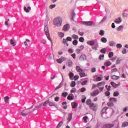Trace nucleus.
I'll return each mask as SVG.
<instances>
[{
	"label": "nucleus",
	"instance_id": "ea45409f",
	"mask_svg": "<svg viewBox=\"0 0 128 128\" xmlns=\"http://www.w3.org/2000/svg\"><path fill=\"white\" fill-rule=\"evenodd\" d=\"M88 116H85L83 117V120H84V122L86 123L88 122Z\"/></svg>",
	"mask_w": 128,
	"mask_h": 128
},
{
	"label": "nucleus",
	"instance_id": "f704fd0d",
	"mask_svg": "<svg viewBox=\"0 0 128 128\" xmlns=\"http://www.w3.org/2000/svg\"><path fill=\"white\" fill-rule=\"evenodd\" d=\"M68 42V40H66V39H63L62 40V44H66L67 46H68V44L67 43Z\"/></svg>",
	"mask_w": 128,
	"mask_h": 128
},
{
	"label": "nucleus",
	"instance_id": "473e14b6",
	"mask_svg": "<svg viewBox=\"0 0 128 128\" xmlns=\"http://www.w3.org/2000/svg\"><path fill=\"white\" fill-rule=\"evenodd\" d=\"M101 42H102L106 43L108 42V40H106V38L103 37L101 38Z\"/></svg>",
	"mask_w": 128,
	"mask_h": 128
},
{
	"label": "nucleus",
	"instance_id": "e433bc0d",
	"mask_svg": "<svg viewBox=\"0 0 128 128\" xmlns=\"http://www.w3.org/2000/svg\"><path fill=\"white\" fill-rule=\"evenodd\" d=\"M111 78L112 80H118L120 77H118V76H116L113 75V76H112Z\"/></svg>",
	"mask_w": 128,
	"mask_h": 128
},
{
	"label": "nucleus",
	"instance_id": "0eeeda50",
	"mask_svg": "<svg viewBox=\"0 0 128 128\" xmlns=\"http://www.w3.org/2000/svg\"><path fill=\"white\" fill-rule=\"evenodd\" d=\"M105 85L106 82L104 81H102L97 84V86H98V88L102 87L104 86Z\"/></svg>",
	"mask_w": 128,
	"mask_h": 128
},
{
	"label": "nucleus",
	"instance_id": "a878e982",
	"mask_svg": "<svg viewBox=\"0 0 128 128\" xmlns=\"http://www.w3.org/2000/svg\"><path fill=\"white\" fill-rule=\"evenodd\" d=\"M50 102V100H47L44 102L43 104V106H48V104Z\"/></svg>",
	"mask_w": 128,
	"mask_h": 128
},
{
	"label": "nucleus",
	"instance_id": "774afa93",
	"mask_svg": "<svg viewBox=\"0 0 128 128\" xmlns=\"http://www.w3.org/2000/svg\"><path fill=\"white\" fill-rule=\"evenodd\" d=\"M128 110V106L125 107L124 108L123 110V112H127Z\"/></svg>",
	"mask_w": 128,
	"mask_h": 128
},
{
	"label": "nucleus",
	"instance_id": "f8f14e48",
	"mask_svg": "<svg viewBox=\"0 0 128 128\" xmlns=\"http://www.w3.org/2000/svg\"><path fill=\"white\" fill-rule=\"evenodd\" d=\"M24 12H30V10H32V8H30V6H28V8H26V7L24 6Z\"/></svg>",
	"mask_w": 128,
	"mask_h": 128
},
{
	"label": "nucleus",
	"instance_id": "4be33fe9",
	"mask_svg": "<svg viewBox=\"0 0 128 128\" xmlns=\"http://www.w3.org/2000/svg\"><path fill=\"white\" fill-rule=\"evenodd\" d=\"M26 40L24 42V46H28V42H30V40L26 38Z\"/></svg>",
	"mask_w": 128,
	"mask_h": 128
},
{
	"label": "nucleus",
	"instance_id": "3c124183",
	"mask_svg": "<svg viewBox=\"0 0 128 128\" xmlns=\"http://www.w3.org/2000/svg\"><path fill=\"white\" fill-rule=\"evenodd\" d=\"M58 36L60 38H64V34L62 32H59L58 33Z\"/></svg>",
	"mask_w": 128,
	"mask_h": 128
},
{
	"label": "nucleus",
	"instance_id": "5fc2aeb1",
	"mask_svg": "<svg viewBox=\"0 0 128 128\" xmlns=\"http://www.w3.org/2000/svg\"><path fill=\"white\" fill-rule=\"evenodd\" d=\"M86 88H82L80 89V92H86Z\"/></svg>",
	"mask_w": 128,
	"mask_h": 128
},
{
	"label": "nucleus",
	"instance_id": "680f3d73",
	"mask_svg": "<svg viewBox=\"0 0 128 128\" xmlns=\"http://www.w3.org/2000/svg\"><path fill=\"white\" fill-rule=\"evenodd\" d=\"M106 88L107 90H110V88H112V87L110 86H108V85H106Z\"/></svg>",
	"mask_w": 128,
	"mask_h": 128
},
{
	"label": "nucleus",
	"instance_id": "de8ad7c7",
	"mask_svg": "<svg viewBox=\"0 0 128 128\" xmlns=\"http://www.w3.org/2000/svg\"><path fill=\"white\" fill-rule=\"evenodd\" d=\"M114 56V52H110L108 54V57L109 58H112Z\"/></svg>",
	"mask_w": 128,
	"mask_h": 128
},
{
	"label": "nucleus",
	"instance_id": "b1692460",
	"mask_svg": "<svg viewBox=\"0 0 128 128\" xmlns=\"http://www.w3.org/2000/svg\"><path fill=\"white\" fill-rule=\"evenodd\" d=\"M114 22H116V24H120V22H122V18H119L116 19L114 21Z\"/></svg>",
	"mask_w": 128,
	"mask_h": 128
},
{
	"label": "nucleus",
	"instance_id": "1a4fd4ad",
	"mask_svg": "<svg viewBox=\"0 0 128 128\" xmlns=\"http://www.w3.org/2000/svg\"><path fill=\"white\" fill-rule=\"evenodd\" d=\"M96 42V40H90V41H88L87 42V44H88L89 46H94V42Z\"/></svg>",
	"mask_w": 128,
	"mask_h": 128
},
{
	"label": "nucleus",
	"instance_id": "9d476101",
	"mask_svg": "<svg viewBox=\"0 0 128 128\" xmlns=\"http://www.w3.org/2000/svg\"><path fill=\"white\" fill-rule=\"evenodd\" d=\"M86 60V56L84 54L82 55L80 57V60H81V62H82L84 60Z\"/></svg>",
	"mask_w": 128,
	"mask_h": 128
},
{
	"label": "nucleus",
	"instance_id": "20e7f679",
	"mask_svg": "<svg viewBox=\"0 0 128 128\" xmlns=\"http://www.w3.org/2000/svg\"><path fill=\"white\" fill-rule=\"evenodd\" d=\"M100 94V90H95L92 92L90 94L92 96H96Z\"/></svg>",
	"mask_w": 128,
	"mask_h": 128
},
{
	"label": "nucleus",
	"instance_id": "6e6552de",
	"mask_svg": "<svg viewBox=\"0 0 128 128\" xmlns=\"http://www.w3.org/2000/svg\"><path fill=\"white\" fill-rule=\"evenodd\" d=\"M114 124H106L103 126V128H114Z\"/></svg>",
	"mask_w": 128,
	"mask_h": 128
},
{
	"label": "nucleus",
	"instance_id": "e2e57ef3",
	"mask_svg": "<svg viewBox=\"0 0 128 128\" xmlns=\"http://www.w3.org/2000/svg\"><path fill=\"white\" fill-rule=\"evenodd\" d=\"M79 78H80V76H74V80H78Z\"/></svg>",
	"mask_w": 128,
	"mask_h": 128
},
{
	"label": "nucleus",
	"instance_id": "c9c22d12",
	"mask_svg": "<svg viewBox=\"0 0 128 128\" xmlns=\"http://www.w3.org/2000/svg\"><path fill=\"white\" fill-rule=\"evenodd\" d=\"M128 122H124L122 124V128H126V126H128Z\"/></svg>",
	"mask_w": 128,
	"mask_h": 128
},
{
	"label": "nucleus",
	"instance_id": "09e8293b",
	"mask_svg": "<svg viewBox=\"0 0 128 128\" xmlns=\"http://www.w3.org/2000/svg\"><path fill=\"white\" fill-rule=\"evenodd\" d=\"M102 79V77H97L96 79V82H100Z\"/></svg>",
	"mask_w": 128,
	"mask_h": 128
},
{
	"label": "nucleus",
	"instance_id": "ddd939ff",
	"mask_svg": "<svg viewBox=\"0 0 128 128\" xmlns=\"http://www.w3.org/2000/svg\"><path fill=\"white\" fill-rule=\"evenodd\" d=\"M89 107L92 108V110H96V104L94 103H91Z\"/></svg>",
	"mask_w": 128,
	"mask_h": 128
},
{
	"label": "nucleus",
	"instance_id": "052dcab7",
	"mask_svg": "<svg viewBox=\"0 0 128 128\" xmlns=\"http://www.w3.org/2000/svg\"><path fill=\"white\" fill-rule=\"evenodd\" d=\"M105 94L106 96H108L110 94V92L106 91V92H105Z\"/></svg>",
	"mask_w": 128,
	"mask_h": 128
},
{
	"label": "nucleus",
	"instance_id": "2f4dec72",
	"mask_svg": "<svg viewBox=\"0 0 128 128\" xmlns=\"http://www.w3.org/2000/svg\"><path fill=\"white\" fill-rule=\"evenodd\" d=\"M70 16H72L71 20H74V12L72 10L70 13Z\"/></svg>",
	"mask_w": 128,
	"mask_h": 128
},
{
	"label": "nucleus",
	"instance_id": "dca6fc26",
	"mask_svg": "<svg viewBox=\"0 0 128 128\" xmlns=\"http://www.w3.org/2000/svg\"><path fill=\"white\" fill-rule=\"evenodd\" d=\"M76 70L78 72H83L82 69L79 66H76Z\"/></svg>",
	"mask_w": 128,
	"mask_h": 128
},
{
	"label": "nucleus",
	"instance_id": "4d7b16f0",
	"mask_svg": "<svg viewBox=\"0 0 128 128\" xmlns=\"http://www.w3.org/2000/svg\"><path fill=\"white\" fill-rule=\"evenodd\" d=\"M72 44H74V46H76V44H78V40H74L73 42H72Z\"/></svg>",
	"mask_w": 128,
	"mask_h": 128
},
{
	"label": "nucleus",
	"instance_id": "39448f33",
	"mask_svg": "<svg viewBox=\"0 0 128 128\" xmlns=\"http://www.w3.org/2000/svg\"><path fill=\"white\" fill-rule=\"evenodd\" d=\"M64 60H66V58L64 56H62L59 59L56 60V62L58 64H62V62H64Z\"/></svg>",
	"mask_w": 128,
	"mask_h": 128
},
{
	"label": "nucleus",
	"instance_id": "c03bdc74",
	"mask_svg": "<svg viewBox=\"0 0 128 128\" xmlns=\"http://www.w3.org/2000/svg\"><path fill=\"white\" fill-rule=\"evenodd\" d=\"M122 28H124V26L122 25H121L118 26V28L117 29V30H118V32H120V30H122Z\"/></svg>",
	"mask_w": 128,
	"mask_h": 128
},
{
	"label": "nucleus",
	"instance_id": "72a5a7b5",
	"mask_svg": "<svg viewBox=\"0 0 128 128\" xmlns=\"http://www.w3.org/2000/svg\"><path fill=\"white\" fill-rule=\"evenodd\" d=\"M50 106H56V104L52 102H50L49 100V104H48Z\"/></svg>",
	"mask_w": 128,
	"mask_h": 128
},
{
	"label": "nucleus",
	"instance_id": "f03ea898",
	"mask_svg": "<svg viewBox=\"0 0 128 128\" xmlns=\"http://www.w3.org/2000/svg\"><path fill=\"white\" fill-rule=\"evenodd\" d=\"M32 112V111H30L28 109L24 110L21 112L20 115L22 116H26L28 114H30Z\"/></svg>",
	"mask_w": 128,
	"mask_h": 128
},
{
	"label": "nucleus",
	"instance_id": "49530a36",
	"mask_svg": "<svg viewBox=\"0 0 128 128\" xmlns=\"http://www.w3.org/2000/svg\"><path fill=\"white\" fill-rule=\"evenodd\" d=\"M108 108L105 107L104 108H102V114H104V112H106V110H108Z\"/></svg>",
	"mask_w": 128,
	"mask_h": 128
},
{
	"label": "nucleus",
	"instance_id": "bf43d9fd",
	"mask_svg": "<svg viewBox=\"0 0 128 128\" xmlns=\"http://www.w3.org/2000/svg\"><path fill=\"white\" fill-rule=\"evenodd\" d=\"M91 72H96V68H92L91 69Z\"/></svg>",
	"mask_w": 128,
	"mask_h": 128
},
{
	"label": "nucleus",
	"instance_id": "7ed1b4c3",
	"mask_svg": "<svg viewBox=\"0 0 128 128\" xmlns=\"http://www.w3.org/2000/svg\"><path fill=\"white\" fill-rule=\"evenodd\" d=\"M44 30L45 32V34L49 40L50 42H52V39L50 38V32H48V26H45Z\"/></svg>",
	"mask_w": 128,
	"mask_h": 128
},
{
	"label": "nucleus",
	"instance_id": "412c9836",
	"mask_svg": "<svg viewBox=\"0 0 128 128\" xmlns=\"http://www.w3.org/2000/svg\"><path fill=\"white\" fill-rule=\"evenodd\" d=\"M42 106V103L41 104H40L39 105H37L35 106V108H34V110H36L37 108H40Z\"/></svg>",
	"mask_w": 128,
	"mask_h": 128
},
{
	"label": "nucleus",
	"instance_id": "a19ab883",
	"mask_svg": "<svg viewBox=\"0 0 128 128\" xmlns=\"http://www.w3.org/2000/svg\"><path fill=\"white\" fill-rule=\"evenodd\" d=\"M67 100H74V96H68Z\"/></svg>",
	"mask_w": 128,
	"mask_h": 128
},
{
	"label": "nucleus",
	"instance_id": "c85d7f7f",
	"mask_svg": "<svg viewBox=\"0 0 128 128\" xmlns=\"http://www.w3.org/2000/svg\"><path fill=\"white\" fill-rule=\"evenodd\" d=\"M92 104V100L90 99H88L86 101V104L90 106Z\"/></svg>",
	"mask_w": 128,
	"mask_h": 128
},
{
	"label": "nucleus",
	"instance_id": "58836bf2",
	"mask_svg": "<svg viewBox=\"0 0 128 128\" xmlns=\"http://www.w3.org/2000/svg\"><path fill=\"white\" fill-rule=\"evenodd\" d=\"M70 92L71 94L76 92V88H72V90H70Z\"/></svg>",
	"mask_w": 128,
	"mask_h": 128
},
{
	"label": "nucleus",
	"instance_id": "2eb2a0df",
	"mask_svg": "<svg viewBox=\"0 0 128 128\" xmlns=\"http://www.w3.org/2000/svg\"><path fill=\"white\" fill-rule=\"evenodd\" d=\"M72 114H68V117L67 118L68 120V122H70L72 120Z\"/></svg>",
	"mask_w": 128,
	"mask_h": 128
},
{
	"label": "nucleus",
	"instance_id": "4468645a",
	"mask_svg": "<svg viewBox=\"0 0 128 128\" xmlns=\"http://www.w3.org/2000/svg\"><path fill=\"white\" fill-rule=\"evenodd\" d=\"M110 100L111 102L114 104V102H116L118 99H116V98H110Z\"/></svg>",
	"mask_w": 128,
	"mask_h": 128
},
{
	"label": "nucleus",
	"instance_id": "338daca9",
	"mask_svg": "<svg viewBox=\"0 0 128 128\" xmlns=\"http://www.w3.org/2000/svg\"><path fill=\"white\" fill-rule=\"evenodd\" d=\"M72 38H71V37H67L66 38L67 42H72Z\"/></svg>",
	"mask_w": 128,
	"mask_h": 128
},
{
	"label": "nucleus",
	"instance_id": "6ab92c4d",
	"mask_svg": "<svg viewBox=\"0 0 128 128\" xmlns=\"http://www.w3.org/2000/svg\"><path fill=\"white\" fill-rule=\"evenodd\" d=\"M74 73L72 72H70L69 73V76H70V78L71 80H74Z\"/></svg>",
	"mask_w": 128,
	"mask_h": 128
},
{
	"label": "nucleus",
	"instance_id": "7c9ffc66",
	"mask_svg": "<svg viewBox=\"0 0 128 128\" xmlns=\"http://www.w3.org/2000/svg\"><path fill=\"white\" fill-rule=\"evenodd\" d=\"M62 104L63 106V108L66 110V108H68V106L66 105V102H62Z\"/></svg>",
	"mask_w": 128,
	"mask_h": 128
},
{
	"label": "nucleus",
	"instance_id": "c756f323",
	"mask_svg": "<svg viewBox=\"0 0 128 128\" xmlns=\"http://www.w3.org/2000/svg\"><path fill=\"white\" fill-rule=\"evenodd\" d=\"M70 86L71 88H74V86H76V82H75V81H72V82H71Z\"/></svg>",
	"mask_w": 128,
	"mask_h": 128
},
{
	"label": "nucleus",
	"instance_id": "13d9d810",
	"mask_svg": "<svg viewBox=\"0 0 128 128\" xmlns=\"http://www.w3.org/2000/svg\"><path fill=\"white\" fill-rule=\"evenodd\" d=\"M56 8V4H51L50 6V8L51 10H52V8Z\"/></svg>",
	"mask_w": 128,
	"mask_h": 128
},
{
	"label": "nucleus",
	"instance_id": "0e129e2a",
	"mask_svg": "<svg viewBox=\"0 0 128 128\" xmlns=\"http://www.w3.org/2000/svg\"><path fill=\"white\" fill-rule=\"evenodd\" d=\"M122 46L121 44H116L117 48H121Z\"/></svg>",
	"mask_w": 128,
	"mask_h": 128
},
{
	"label": "nucleus",
	"instance_id": "bb28decb",
	"mask_svg": "<svg viewBox=\"0 0 128 128\" xmlns=\"http://www.w3.org/2000/svg\"><path fill=\"white\" fill-rule=\"evenodd\" d=\"M68 66H70V68H72V60H68Z\"/></svg>",
	"mask_w": 128,
	"mask_h": 128
},
{
	"label": "nucleus",
	"instance_id": "864d4df0",
	"mask_svg": "<svg viewBox=\"0 0 128 128\" xmlns=\"http://www.w3.org/2000/svg\"><path fill=\"white\" fill-rule=\"evenodd\" d=\"M62 126V122H59V124H58V125L56 126V128H60V127Z\"/></svg>",
	"mask_w": 128,
	"mask_h": 128
},
{
	"label": "nucleus",
	"instance_id": "79ce46f5",
	"mask_svg": "<svg viewBox=\"0 0 128 128\" xmlns=\"http://www.w3.org/2000/svg\"><path fill=\"white\" fill-rule=\"evenodd\" d=\"M72 38H74V40H78V35H76V34H73L72 36Z\"/></svg>",
	"mask_w": 128,
	"mask_h": 128
},
{
	"label": "nucleus",
	"instance_id": "a211bd4d",
	"mask_svg": "<svg viewBox=\"0 0 128 128\" xmlns=\"http://www.w3.org/2000/svg\"><path fill=\"white\" fill-rule=\"evenodd\" d=\"M72 108H76L78 106V104L76 102H73L72 103Z\"/></svg>",
	"mask_w": 128,
	"mask_h": 128
},
{
	"label": "nucleus",
	"instance_id": "9b49d317",
	"mask_svg": "<svg viewBox=\"0 0 128 128\" xmlns=\"http://www.w3.org/2000/svg\"><path fill=\"white\" fill-rule=\"evenodd\" d=\"M70 30V25L68 24H67L64 26L63 30H65L66 32H67V30Z\"/></svg>",
	"mask_w": 128,
	"mask_h": 128
},
{
	"label": "nucleus",
	"instance_id": "37998d69",
	"mask_svg": "<svg viewBox=\"0 0 128 128\" xmlns=\"http://www.w3.org/2000/svg\"><path fill=\"white\" fill-rule=\"evenodd\" d=\"M68 94L67 92H64L62 93V96H64V98H66V96H68Z\"/></svg>",
	"mask_w": 128,
	"mask_h": 128
},
{
	"label": "nucleus",
	"instance_id": "423d86ee",
	"mask_svg": "<svg viewBox=\"0 0 128 128\" xmlns=\"http://www.w3.org/2000/svg\"><path fill=\"white\" fill-rule=\"evenodd\" d=\"M82 24H84V26H92L93 22L92 21L83 22Z\"/></svg>",
	"mask_w": 128,
	"mask_h": 128
},
{
	"label": "nucleus",
	"instance_id": "603ef678",
	"mask_svg": "<svg viewBox=\"0 0 128 128\" xmlns=\"http://www.w3.org/2000/svg\"><path fill=\"white\" fill-rule=\"evenodd\" d=\"M99 34L100 36H104V30H100Z\"/></svg>",
	"mask_w": 128,
	"mask_h": 128
},
{
	"label": "nucleus",
	"instance_id": "5701e85b",
	"mask_svg": "<svg viewBox=\"0 0 128 128\" xmlns=\"http://www.w3.org/2000/svg\"><path fill=\"white\" fill-rule=\"evenodd\" d=\"M112 62H110V61H108L104 63V66H110Z\"/></svg>",
	"mask_w": 128,
	"mask_h": 128
},
{
	"label": "nucleus",
	"instance_id": "393cba45",
	"mask_svg": "<svg viewBox=\"0 0 128 128\" xmlns=\"http://www.w3.org/2000/svg\"><path fill=\"white\" fill-rule=\"evenodd\" d=\"M9 100H10V97H8V96H6L4 97V102H6V104H8V102Z\"/></svg>",
	"mask_w": 128,
	"mask_h": 128
},
{
	"label": "nucleus",
	"instance_id": "a18cd8bd",
	"mask_svg": "<svg viewBox=\"0 0 128 128\" xmlns=\"http://www.w3.org/2000/svg\"><path fill=\"white\" fill-rule=\"evenodd\" d=\"M79 42H84V37H80L79 38Z\"/></svg>",
	"mask_w": 128,
	"mask_h": 128
},
{
	"label": "nucleus",
	"instance_id": "6e6d98bb",
	"mask_svg": "<svg viewBox=\"0 0 128 128\" xmlns=\"http://www.w3.org/2000/svg\"><path fill=\"white\" fill-rule=\"evenodd\" d=\"M104 58V54L100 55L99 56L100 60H102Z\"/></svg>",
	"mask_w": 128,
	"mask_h": 128
},
{
	"label": "nucleus",
	"instance_id": "f3484780",
	"mask_svg": "<svg viewBox=\"0 0 128 128\" xmlns=\"http://www.w3.org/2000/svg\"><path fill=\"white\" fill-rule=\"evenodd\" d=\"M110 84L113 88H116L120 86V84H116L114 82H111Z\"/></svg>",
	"mask_w": 128,
	"mask_h": 128
},
{
	"label": "nucleus",
	"instance_id": "4c0bfd02",
	"mask_svg": "<svg viewBox=\"0 0 128 128\" xmlns=\"http://www.w3.org/2000/svg\"><path fill=\"white\" fill-rule=\"evenodd\" d=\"M108 106H114V103H112V102L110 100V102H108Z\"/></svg>",
	"mask_w": 128,
	"mask_h": 128
},
{
	"label": "nucleus",
	"instance_id": "f257e3e1",
	"mask_svg": "<svg viewBox=\"0 0 128 128\" xmlns=\"http://www.w3.org/2000/svg\"><path fill=\"white\" fill-rule=\"evenodd\" d=\"M53 24L54 26H60L62 24V18L60 17H57L53 20Z\"/></svg>",
	"mask_w": 128,
	"mask_h": 128
},
{
	"label": "nucleus",
	"instance_id": "cd10ccee",
	"mask_svg": "<svg viewBox=\"0 0 128 128\" xmlns=\"http://www.w3.org/2000/svg\"><path fill=\"white\" fill-rule=\"evenodd\" d=\"M80 78H84V76H86V73L82 72H80Z\"/></svg>",
	"mask_w": 128,
	"mask_h": 128
},
{
	"label": "nucleus",
	"instance_id": "69168bd1",
	"mask_svg": "<svg viewBox=\"0 0 128 128\" xmlns=\"http://www.w3.org/2000/svg\"><path fill=\"white\" fill-rule=\"evenodd\" d=\"M99 88V90H100V92H102V90H104V86H102V87H98Z\"/></svg>",
	"mask_w": 128,
	"mask_h": 128
},
{
	"label": "nucleus",
	"instance_id": "aec40b11",
	"mask_svg": "<svg viewBox=\"0 0 128 128\" xmlns=\"http://www.w3.org/2000/svg\"><path fill=\"white\" fill-rule=\"evenodd\" d=\"M10 44H12V46H16V42H14V40L12 39L10 40Z\"/></svg>",
	"mask_w": 128,
	"mask_h": 128
},
{
	"label": "nucleus",
	"instance_id": "8fccbe9b",
	"mask_svg": "<svg viewBox=\"0 0 128 128\" xmlns=\"http://www.w3.org/2000/svg\"><path fill=\"white\" fill-rule=\"evenodd\" d=\"M120 94V93H118V92L116 91L114 92V96H118Z\"/></svg>",
	"mask_w": 128,
	"mask_h": 128
}]
</instances>
